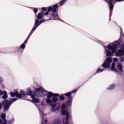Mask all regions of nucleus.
I'll use <instances>...</instances> for the list:
<instances>
[{"mask_svg": "<svg viewBox=\"0 0 124 124\" xmlns=\"http://www.w3.org/2000/svg\"><path fill=\"white\" fill-rule=\"evenodd\" d=\"M112 62L111 58H108L105 60L104 62L102 64V66L104 68L109 67L110 66V63Z\"/></svg>", "mask_w": 124, "mask_h": 124, "instance_id": "f257e3e1", "label": "nucleus"}, {"mask_svg": "<svg viewBox=\"0 0 124 124\" xmlns=\"http://www.w3.org/2000/svg\"><path fill=\"white\" fill-rule=\"evenodd\" d=\"M58 4H57L54 5L52 7L49 6L47 7V11L50 12L52 11L53 13H55L56 12L57 9H58Z\"/></svg>", "mask_w": 124, "mask_h": 124, "instance_id": "f03ea898", "label": "nucleus"}, {"mask_svg": "<svg viewBox=\"0 0 124 124\" xmlns=\"http://www.w3.org/2000/svg\"><path fill=\"white\" fill-rule=\"evenodd\" d=\"M45 93L46 94H47V98L48 99H50L52 97H58L59 95L58 94L54 93L51 92L47 91Z\"/></svg>", "mask_w": 124, "mask_h": 124, "instance_id": "7ed1b4c3", "label": "nucleus"}, {"mask_svg": "<svg viewBox=\"0 0 124 124\" xmlns=\"http://www.w3.org/2000/svg\"><path fill=\"white\" fill-rule=\"evenodd\" d=\"M124 46H122L121 49L123 50H119L118 52L115 54L117 56H122L124 55V43L123 44Z\"/></svg>", "mask_w": 124, "mask_h": 124, "instance_id": "20e7f679", "label": "nucleus"}, {"mask_svg": "<svg viewBox=\"0 0 124 124\" xmlns=\"http://www.w3.org/2000/svg\"><path fill=\"white\" fill-rule=\"evenodd\" d=\"M5 101H4L3 102V103H5L4 105L3 106V108L5 110H8L9 108V107L11 105L7 101L6 102H5Z\"/></svg>", "mask_w": 124, "mask_h": 124, "instance_id": "39448f33", "label": "nucleus"}, {"mask_svg": "<svg viewBox=\"0 0 124 124\" xmlns=\"http://www.w3.org/2000/svg\"><path fill=\"white\" fill-rule=\"evenodd\" d=\"M117 47V45L115 44H112L111 45H108L107 46V48L109 50H111L113 49H116Z\"/></svg>", "mask_w": 124, "mask_h": 124, "instance_id": "423d86ee", "label": "nucleus"}, {"mask_svg": "<svg viewBox=\"0 0 124 124\" xmlns=\"http://www.w3.org/2000/svg\"><path fill=\"white\" fill-rule=\"evenodd\" d=\"M44 12L42 11L39 12L36 16V18L39 19H40L43 18L44 14Z\"/></svg>", "mask_w": 124, "mask_h": 124, "instance_id": "0eeeda50", "label": "nucleus"}, {"mask_svg": "<svg viewBox=\"0 0 124 124\" xmlns=\"http://www.w3.org/2000/svg\"><path fill=\"white\" fill-rule=\"evenodd\" d=\"M51 124H61V121L59 119H55L53 121Z\"/></svg>", "mask_w": 124, "mask_h": 124, "instance_id": "6e6552de", "label": "nucleus"}, {"mask_svg": "<svg viewBox=\"0 0 124 124\" xmlns=\"http://www.w3.org/2000/svg\"><path fill=\"white\" fill-rule=\"evenodd\" d=\"M46 102L48 104H50V105L53 108L55 106V104H54L51 101V99H47L46 100Z\"/></svg>", "mask_w": 124, "mask_h": 124, "instance_id": "1a4fd4ad", "label": "nucleus"}, {"mask_svg": "<svg viewBox=\"0 0 124 124\" xmlns=\"http://www.w3.org/2000/svg\"><path fill=\"white\" fill-rule=\"evenodd\" d=\"M39 21L38 19H36V20L34 25H35V26H34L33 28L36 29L37 28L40 24Z\"/></svg>", "mask_w": 124, "mask_h": 124, "instance_id": "9d476101", "label": "nucleus"}, {"mask_svg": "<svg viewBox=\"0 0 124 124\" xmlns=\"http://www.w3.org/2000/svg\"><path fill=\"white\" fill-rule=\"evenodd\" d=\"M71 93L72 92H70L65 93L63 95L66 96L69 99H71L72 98V96L71 95Z\"/></svg>", "mask_w": 124, "mask_h": 124, "instance_id": "9b49d317", "label": "nucleus"}, {"mask_svg": "<svg viewBox=\"0 0 124 124\" xmlns=\"http://www.w3.org/2000/svg\"><path fill=\"white\" fill-rule=\"evenodd\" d=\"M0 117L2 120L5 122L4 123L7 122V120L6 119V115L5 113L1 114L0 116Z\"/></svg>", "mask_w": 124, "mask_h": 124, "instance_id": "f8f14e48", "label": "nucleus"}, {"mask_svg": "<svg viewBox=\"0 0 124 124\" xmlns=\"http://www.w3.org/2000/svg\"><path fill=\"white\" fill-rule=\"evenodd\" d=\"M53 18L52 19H58L59 18L57 13L56 14L55 13H53L52 16V17Z\"/></svg>", "mask_w": 124, "mask_h": 124, "instance_id": "ddd939ff", "label": "nucleus"}, {"mask_svg": "<svg viewBox=\"0 0 124 124\" xmlns=\"http://www.w3.org/2000/svg\"><path fill=\"white\" fill-rule=\"evenodd\" d=\"M17 100V99L16 98H14L11 99L9 101H8L7 100L5 101L8 102L10 105L13 102Z\"/></svg>", "mask_w": 124, "mask_h": 124, "instance_id": "4468645a", "label": "nucleus"}, {"mask_svg": "<svg viewBox=\"0 0 124 124\" xmlns=\"http://www.w3.org/2000/svg\"><path fill=\"white\" fill-rule=\"evenodd\" d=\"M25 93L26 94L29 95L32 93V92L31 89L30 88H28L27 89V91L25 92Z\"/></svg>", "mask_w": 124, "mask_h": 124, "instance_id": "2eb2a0df", "label": "nucleus"}, {"mask_svg": "<svg viewBox=\"0 0 124 124\" xmlns=\"http://www.w3.org/2000/svg\"><path fill=\"white\" fill-rule=\"evenodd\" d=\"M117 67L118 69L119 70H120L121 72H123V70H122V66L121 63L118 64L117 65Z\"/></svg>", "mask_w": 124, "mask_h": 124, "instance_id": "dca6fc26", "label": "nucleus"}, {"mask_svg": "<svg viewBox=\"0 0 124 124\" xmlns=\"http://www.w3.org/2000/svg\"><path fill=\"white\" fill-rule=\"evenodd\" d=\"M39 93L40 92L42 93H43L46 92V91L44 89H43L41 87L39 88Z\"/></svg>", "mask_w": 124, "mask_h": 124, "instance_id": "f3484780", "label": "nucleus"}, {"mask_svg": "<svg viewBox=\"0 0 124 124\" xmlns=\"http://www.w3.org/2000/svg\"><path fill=\"white\" fill-rule=\"evenodd\" d=\"M53 98H52V102H54L55 103V104H56V102L58 100V98L56 97H53Z\"/></svg>", "mask_w": 124, "mask_h": 124, "instance_id": "a211bd4d", "label": "nucleus"}, {"mask_svg": "<svg viewBox=\"0 0 124 124\" xmlns=\"http://www.w3.org/2000/svg\"><path fill=\"white\" fill-rule=\"evenodd\" d=\"M70 99L67 102V105L68 106H70L71 105L72 103L73 100L72 98Z\"/></svg>", "mask_w": 124, "mask_h": 124, "instance_id": "6ab92c4d", "label": "nucleus"}, {"mask_svg": "<svg viewBox=\"0 0 124 124\" xmlns=\"http://www.w3.org/2000/svg\"><path fill=\"white\" fill-rule=\"evenodd\" d=\"M3 95L2 96V98L4 99L8 97V95L7 94V92L6 91H3Z\"/></svg>", "mask_w": 124, "mask_h": 124, "instance_id": "aec40b11", "label": "nucleus"}, {"mask_svg": "<svg viewBox=\"0 0 124 124\" xmlns=\"http://www.w3.org/2000/svg\"><path fill=\"white\" fill-rule=\"evenodd\" d=\"M115 63L114 62H113L112 63L111 66L110 68L111 71H113L114 70L115 68Z\"/></svg>", "mask_w": 124, "mask_h": 124, "instance_id": "412c9836", "label": "nucleus"}, {"mask_svg": "<svg viewBox=\"0 0 124 124\" xmlns=\"http://www.w3.org/2000/svg\"><path fill=\"white\" fill-rule=\"evenodd\" d=\"M17 93V91H15V92H11L10 93V95L12 97H14L15 96H16V94Z\"/></svg>", "mask_w": 124, "mask_h": 124, "instance_id": "4be33fe9", "label": "nucleus"}, {"mask_svg": "<svg viewBox=\"0 0 124 124\" xmlns=\"http://www.w3.org/2000/svg\"><path fill=\"white\" fill-rule=\"evenodd\" d=\"M113 54L111 53V52L108 51L106 53V55L107 56L109 57L112 55Z\"/></svg>", "mask_w": 124, "mask_h": 124, "instance_id": "5701e85b", "label": "nucleus"}, {"mask_svg": "<svg viewBox=\"0 0 124 124\" xmlns=\"http://www.w3.org/2000/svg\"><path fill=\"white\" fill-rule=\"evenodd\" d=\"M35 30V29L33 28H32L31 31L30 32V33L29 35L27 37L28 39H29L30 37L31 36V34H32V33H33V32Z\"/></svg>", "mask_w": 124, "mask_h": 124, "instance_id": "b1692460", "label": "nucleus"}, {"mask_svg": "<svg viewBox=\"0 0 124 124\" xmlns=\"http://www.w3.org/2000/svg\"><path fill=\"white\" fill-rule=\"evenodd\" d=\"M25 45L23 43L21 45L20 47H18L17 48L19 50L20 49V48L24 49L25 48Z\"/></svg>", "mask_w": 124, "mask_h": 124, "instance_id": "393cba45", "label": "nucleus"}, {"mask_svg": "<svg viewBox=\"0 0 124 124\" xmlns=\"http://www.w3.org/2000/svg\"><path fill=\"white\" fill-rule=\"evenodd\" d=\"M115 87V84H114L112 85H110L109 86V88H107L108 89L112 90Z\"/></svg>", "mask_w": 124, "mask_h": 124, "instance_id": "a878e982", "label": "nucleus"}, {"mask_svg": "<svg viewBox=\"0 0 124 124\" xmlns=\"http://www.w3.org/2000/svg\"><path fill=\"white\" fill-rule=\"evenodd\" d=\"M32 101L35 103H38L39 102V100L38 98H35L32 100Z\"/></svg>", "mask_w": 124, "mask_h": 124, "instance_id": "bb28decb", "label": "nucleus"}, {"mask_svg": "<svg viewBox=\"0 0 124 124\" xmlns=\"http://www.w3.org/2000/svg\"><path fill=\"white\" fill-rule=\"evenodd\" d=\"M66 0H62L58 4H59L60 3V6H62L63 5Z\"/></svg>", "mask_w": 124, "mask_h": 124, "instance_id": "cd10ccee", "label": "nucleus"}, {"mask_svg": "<svg viewBox=\"0 0 124 124\" xmlns=\"http://www.w3.org/2000/svg\"><path fill=\"white\" fill-rule=\"evenodd\" d=\"M20 93L22 96L23 97L25 96V93L22 90H20Z\"/></svg>", "mask_w": 124, "mask_h": 124, "instance_id": "c85d7f7f", "label": "nucleus"}, {"mask_svg": "<svg viewBox=\"0 0 124 124\" xmlns=\"http://www.w3.org/2000/svg\"><path fill=\"white\" fill-rule=\"evenodd\" d=\"M52 111L53 112H55L56 111H57L59 109V108L58 107H56V108H54V107H52Z\"/></svg>", "mask_w": 124, "mask_h": 124, "instance_id": "c756f323", "label": "nucleus"}, {"mask_svg": "<svg viewBox=\"0 0 124 124\" xmlns=\"http://www.w3.org/2000/svg\"><path fill=\"white\" fill-rule=\"evenodd\" d=\"M40 19L41 20H40L39 22H40V23L41 24L47 20H46V19L43 18L41 19Z\"/></svg>", "mask_w": 124, "mask_h": 124, "instance_id": "7c9ffc66", "label": "nucleus"}, {"mask_svg": "<svg viewBox=\"0 0 124 124\" xmlns=\"http://www.w3.org/2000/svg\"><path fill=\"white\" fill-rule=\"evenodd\" d=\"M22 96L21 95L20 93H18V92L17 91V93L16 94V97L19 98H21Z\"/></svg>", "mask_w": 124, "mask_h": 124, "instance_id": "2f4dec72", "label": "nucleus"}, {"mask_svg": "<svg viewBox=\"0 0 124 124\" xmlns=\"http://www.w3.org/2000/svg\"><path fill=\"white\" fill-rule=\"evenodd\" d=\"M67 112V111H66L65 110H63L62 111V114L63 115H65Z\"/></svg>", "mask_w": 124, "mask_h": 124, "instance_id": "473e14b6", "label": "nucleus"}, {"mask_svg": "<svg viewBox=\"0 0 124 124\" xmlns=\"http://www.w3.org/2000/svg\"><path fill=\"white\" fill-rule=\"evenodd\" d=\"M66 117L67 120L69 119V114L68 112L66 114Z\"/></svg>", "mask_w": 124, "mask_h": 124, "instance_id": "72a5a7b5", "label": "nucleus"}, {"mask_svg": "<svg viewBox=\"0 0 124 124\" xmlns=\"http://www.w3.org/2000/svg\"><path fill=\"white\" fill-rule=\"evenodd\" d=\"M59 99L62 101H63L65 98L64 97L62 96H60L59 97Z\"/></svg>", "mask_w": 124, "mask_h": 124, "instance_id": "f704fd0d", "label": "nucleus"}, {"mask_svg": "<svg viewBox=\"0 0 124 124\" xmlns=\"http://www.w3.org/2000/svg\"><path fill=\"white\" fill-rule=\"evenodd\" d=\"M41 9L42 10V11H46L47 10V7H42L41 8Z\"/></svg>", "mask_w": 124, "mask_h": 124, "instance_id": "c9c22d12", "label": "nucleus"}, {"mask_svg": "<svg viewBox=\"0 0 124 124\" xmlns=\"http://www.w3.org/2000/svg\"><path fill=\"white\" fill-rule=\"evenodd\" d=\"M116 49H112L111 50V52L112 53H114L116 52Z\"/></svg>", "mask_w": 124, "mask_h": 124, "instance_id": "e433bc0d", "label": "nucleus"}, {"mask_svg": "<svg viewBox=\"0 0 124 124\" xmlns=\"http://www.w3.org/2000/svg\"><path fill=\"white\" fill-rule=\"evenodd\" d=\"M34 11L35 13H36L38 12V9L37 8H35L34 9Z\"/></svg>", "mask_w": 124, "mask_h": 124, "instance_id": "4c0bfd02", "label": "nucleus"}, {"mask_svg": "<svg viewBox=\"0 0 124 124\" xmlns=\"http://www.w3.org/2000/svg\"><path fill=\"white\" fill-rule=\"evenodd\" d=\"M35 92L36 93L37 92H38L39 93V88H36L35 89Z\"/></svg>", "mask_w": 124, "mask_h": 124, "instance_id": "58836bf2", "label": "nucleus"}, {"mask_svg": "<svg viewBox=\"0 0 124 124\" xmlns=\"http://www.w3.org/2000/svg\"><path fill=\"white\" fill-rule=\"evenodd\" d=\"M65 107V104H62V107H61V108L62 109H64Z\"/></svg>", "mask_w": 124, "mask_h": 124, "instance_id": "ea45409f", "label": "nucleus"}, {"mask_svg": "<svg viewBox=\"0 0 124 124\" xmlns=\"http://www.w3.org/2000/svg\"><path fill=\"white\" fill-rule=\"evenodd\" d=\"M31 95V97L33 99H34L35 98V96L34 95L32 94H31V95Z\"/></svg>", "mask_w": 124, "mask_h": 124, "instance_id": "a19ab883", "label": "nucleus"}, {"mask_svg": "<svg viewBox=\"0 0 124 124\" xmlns=\"http://www.w3.org/2000/svg\"><path fill=\"white\" fill-rule=\"evenodd\" d=\"M29 39H27H27H26L25 40L24 42V43L25 44H27V41H28V40Z\"/></svg>", "mask_w": 124, "mask_h": 124, "instance_id": "79ce46f5", "label": "nucleus"}, {"mask_svg": "<svg viewBox=\"0 0 124 124\" xmlns=\"http://www.w3.org/2000/svg\"><path fill=\"white\" fill-rule=\"evenodd\" d=\"M118 60V59L117 58H115L113 59V61L114 62H116Z\"/></svg>", "mask_w": 124, "mask_h": 124, "instance_id": "37998d69", "label": "nucleus"}, {"mask_svg": "<svg viewBox=\"0 0 124 124\" xmlns=\"http://www.w3.org/2000/svg\"><path fill=\"white\" fill-rule=\"evenodd\" d=\"M77 89H75L73 90V91H71L72 93H76L77 92Z\"/></svg>", "mask_w": 124, "mask_h": 124, "instance_id": "c03bdc74", "label": "nucleus"}, {"mask_svg": "<svg viewBox=\"0 0 124 124\" xmlns=\"http://www.w3.org/2000/svg\"><path fill=\"white\" fill-rule=\"evenodd\" d=\"M124 60V58L123 57H122L120 59V61L122 62H123Z\"/></svg>", "mask_w": 124, "mask_h": 124, "instance_id": "a18cd8bd", "label": "nucleus"}, {"mask_svg": "<svg viewBox=\"0 0 124 124\" xmlns=\"http://www.w3.org/2000/svg\"><path fill=\"white\" fill-rule=\"evenodd\" d=\"M49 12L47 11H46L45 13L44 14L46 16L48 15V14Z\"/></svg>", "mask_w": 124, "mask_h": 124, "instance_id": "49530a36", "label": "nucleus"}, {"mask_svg": "<svg viewBox=\"0 0 124 124\" xmlns=\"http://www.w3.org/2000/svg\"><path fill=\"white\" fill-rule=\"evenodd\" d=\"M3 93V92L0 90V96L2 95Z\"/></svg>", "mask_w": 124, "mask_h": 124, "instance_id": "de8ad7c7", "label": "nucleus"}, {"mask_svg": "<svg viewBox=\"0 0 124 124\" xmlns=\"http://www.w3.org/2000/svg\"><path fill=\"white\" fill-rule=\"evenodd\" d=\"M100 68H99L97 70V73H98L99 72H100Z\"/></svg>", "mask_w": 124, "mask_h": 124, "instance_id": "09e8293b", "label": "nucleus"}, {"mask_svg": "<svg viewBox=\"0 0 124 124\" xmlns=\"http://www.w3.org/2000/svg\"><path fill=\"white\" fill-rule=\"evenodd\" d=\"M14 121V118H13L9 122L11 123V122H13Z\"/></svg>", "mask_w": 124, "mask_h": 124, "instance_id": "8fccbe9b", "label": "nucleus"}, {"mask_svg": "<svg viewBox=\"0 0 124 124\" xmlns=\"http://www.w3.org/2000/svg\"><path fill=\"white\" fill-rule=\"evenodd\" d=\"M2 104L1 103H0V110L1 109L2 107Z\"/></svg>", "mask_w": 124, "mask_h": 124, "instance_id": "3c124183", "label": "nucleus"}, {"mask_svg": "<svg viewBox=\"0 0 124 124\" xmlns=\"http://www.w3.org/2000/svg\"><path fill=\"white\" fill-rule=\"evenodd\" d=\"M65 120L66 122L65 123H64V124H69V123H68L67 120L66 119H65Z\"/></svg>", "mask_w": 124, "mask_h": 124, "instance_id": "603ef678", "label": "nucleus"}, {"mask_svg": "<svg viewBox=\"0 0 124 124\" xmlns=\"http://www.w3.org/2000/svg\"><path fill=\"white\" fill-rule=\"evenodd\" d=\"M103 70H104L103 69H101V70H100V72H102L103 71Z\"/></svg>", "mask_w": 124, "mask_h": 124, "instance_id": "864d4df0", "label": "nucleus"}, {"mask_svg": "<svg viewBox=\"0 0 124 124\" xmlns=\"http://www.w3.org/2000/svg\"><path fill=\"white\" fill-rule=\"evenodd\" d=\"M114 71H115L117 72V70L116 69H115V70Z\"/></svg>", "mask_w": 124, "mask_h": 124, "instance_id": "5fc2aeb1", "label": "nucleus"}, {"mask_svg": "<svg viewBox=\"0 0 124 124\" xmlns=\"http://www.w3.org/2000/svg\"><path fill=\"white\" fill-rule=\"evenodd\" d=\"M7 124L6 123L3 122V123H2V124Z\"/></svg>", "mask_w": 124, "mask_h": 124, "instance_id": "6e6d98bb", "label": "nucleus"}, {"mask_svg": "<svg viewBox=\"0 0 124 124\" xmlns=\"http://www.w3.org/2000/svg\"><path fill=\"white\" fill-rule=\"evenodd\" d=\"M108 1H109L112 2L113 1V0H108Z\"/></svg>", "mask_w": 124, "mask_h": 124, "instance_id": "4d7b16f0", "label": "nucleus"}, {"mask_svg": "<svg viewBox=\"0 0 124 124\" xmlns=\"http://www.w3.org/2000/svg\"><path fill=\"white\" fill-rule=\"evenodd\" d=\"M111 16H111H110V15H109V20H110V16Z\"/></svg>", "mask_w": 124, "mask_h": 124, "instance_id": "13d9d810", "label": "nucleus"}, {"mask_svg": "<svg viewBox=\"0 0 124 124\" xmlns=\"http://www.w3.org/2000/svg\"><path fill=\"white\" fill-rule=\"evenodd\" d=\"M47 121V120H46V121H45V122L46 123V121Z\"/></svg>", "mask_w": 124, "mask_h": 124, "instance_id": "bf43d9fd", "label": "nucleus"}, {"mask_svg": "<svg viewBox=\"0 0 124 124\" xmlns=\"http://www.w3.org/2000/svg\"><path fill=\"white\" fill-rule=\"evenodd\" d=\"M123 68H124V66H123Z\"/></svg>", "mask_w": 124, "mask_h": 124, "instance_id": "052dcab7", "label": "nucleus"}, {"mask_svg": "<svg viewBox=\"0 0 124 124\" xmlns=\"http://www.w3.org/2000/svg\"><path fill=\"white\" fill-rule=\"evenodd\" d=\"M120 33L121 34V33H122L121 32Z\"/></svg>", "mask_w": 124, "mask_h": 124, "instance_id": "680f3d73", "label": "nucleus"}]
</instances>
